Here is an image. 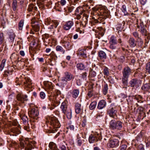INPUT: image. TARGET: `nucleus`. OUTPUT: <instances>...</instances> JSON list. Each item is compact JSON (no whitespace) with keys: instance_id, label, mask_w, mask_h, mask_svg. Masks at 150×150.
Returning <instances> with one entry per match:
<instances>
[{"instance_id":"38","label":"nucleus","mask_w":150,"mask_h":150,"mask_svg":"<svg viewBox=\"0 0 150 150\" xmlns=\"http://www.w3.org/2000/svg\"><path fill=\"white\" fill-rule=\"evenodd\" d=\"M97 105V102L96 101L92 102L90 104L89 106V109L91 110L95 109Z\"/></svg>"},{"instance_id":"17","label":"nucleus","mask_w":150,"mask_h":150,"mask_svg":"<svg viewBox=\"0 0 150 150\" xmlns=\"http://www.w3.org/2000/svg\"><path fill=\"white\" fill-rule=\"evenodd\" d=\"M106 105V101L104 100H100L98 103L97 108L99 110L105 108Z\"/></svg>"},{"instance_id":"47","label":"nucleus","mask_w":150,"mask_h":150,"mask_svg":"<svg viewBox=\"0 0 150 150\" xmlns=\"http://www.w3.org/2000/svg\"><path fill=\"white\" fill-rule=\"evenodd\" d=\"M4 40V33H0V45L3 43Z\"/></svg>"},{"instance_id":"8","label":"nucleus","mask_w":150,"mask_h":150,"mask_svg":"<svg viewBox=\"0 0 150 150\" xmlns=\"http://www.w3.org/2000/svg\"><path fill=\"white\" fill-rule=\"evenodd\" d=\"M107 113L109 116L112 117L114 118L117 115V111L116 107L113 104H111L110 107L107 110Z\"/></svg>"},{"instance_id":"36","label":"nucleus","mask_w":150,"mask_h":150,"mask_svg":"<svg viewBox=\"0 0 150 150\" xmlns=\"http://www.w3.org/2000/svg\"><path fill=\"white\" fill-rule=\"evenodd\" d=\"M49 147L51 150H55L57 148V146L55 143L53 142H51L49 144Z\"/></svg>"},{"instance_id":"35","label":"nucleus","mask_w":150,"mask_h":150,"mask_svg":"<svg viewBox=\"0 0 150 150\" xmlns=\"http://www.w3.org/2000/svg\"><path fill=\"white\" fill-rule=\"evenodd\" d=\"M37 9V7L36 6L34 7L33 4H31L29 5L28 10L30 12L33 11V10H36Z\"/></svg>"},{"instance_id":"41","label":"nucleus","mask_w":150,"mask_h":150,"mask_svg":"<svg viewBox=\"0 0 150 150\" xmlns=\"http://www.w3.org/2000/svg\"><path fill=\"white\" fill-rule=\"evenodd\" d=\"M20 117L21 119L23 120V123H25L28 122V119L27 117L24 115H21Z\"/></svg>"},{"instance_id":"45","label":"nucleus","mask_w":150,"mask_h":150,"mask_svg":"<svg viewBox=\"0 0 150 150\" xmlns=\"http://www.w3.org/2000/svg\"><path fill=\"white\" fill-rule=\"evenodd\" d=\"M64 114L66 115L67 118L69 119L72 117L71 112L70 110H68L65 113H63Z\"/></svg>"},{"instance_id":"30","label":"nucleus","mask_w":150,"mask_h":150,"mask_svg":"<svg viewBox=\"0 0 150 150\" xmlns=\"http://www.w3.org/2000/svg\"><path fill=\"white\" fill-rule=\"evenodd\" d=\"M59 24L58 22L55 20H54L52 23L50 25V27L48 28H49L50 29H53L54 28H56L57 27Z\"/></svg>"},{"instance_id":"63","label":"nucleus","mask_w":150,"mask_h":150,"mask_svg":"<svg viewBox=\"0 0 150 150\" xmlns=\"http://www.w3.org/2000/svg\"><path fill=\"white\" fill-rule=\"evenodd\" d=\"M31 23L32 25H34L36 23H38L37 22H36V19L35 18H32V19L31 20Z\"/></svg>"},{"instance_id":"44","label":"nucleus","mask_w":150,"mask_h":150,"mask_svg":"<svg viewBox=\"0 0 150 150\" xmlns=\"http://www.w3.org/2000/svg\"><path fill=\"white\" fill-rule=\"evenodd\" d=\"M24 24V20L23 19L21 20L18 23V29L19 30H22L23 29Z\"/></svg>"},{"instance_id":"15","label":"nucleus","mask_w":150,"mask_h":150,"mask_svg":"<svg viewBox=\"0 0 150 150\" xmlns=\"http://www.w3.org/2000/svg\"><path fill=\"white\" fill-rule=\"evenodd\" d=\"M60 108L63 113H65L68 110L67 102L66 101H63L61 104Z\"/></svg>"},{"instance_id":"55","label":"nucleus","mask_w":150,"mask_h":150,"mask_svg":"<svg viewBox=\"0 0 150 150\" xmlns=\"http://www.w3.org/2000/svg\"><path fill=\"white\" fill-rule=\"evenodd\" d=\"M133 35V36L135 38H138L140 37L139 36V34L137 32L135 31L133 32L132 33Z\"/></svg>"},{"instance_id":"50","label":"nucleus","mask_w":150,"mask_h":150,"mask_svg":"<svg viewBox=\"0 0 150 150\" xmlns=\"http://www.w3.org/2000/svg\"><path fill=\"white\" fill-rule=\"evenodd\" d=\"M136 41L139 43V44L140 46H141L142 45L143 42L140 37L137 38Z\"/></svg>"},{"instance_id":"33","label":"nucleus","mask_w":150,"mask_h":150,"mask_svg":"<svg viewBox=\"0 0 150 150\" xmlns=\"http://www.w3.org/2000/svg\"><path fill=\"white\" fill-rule=\"evenodd\" d=\"M63 43L64 44V46L67 50H69L71 49V45H70V43L69 42H64Z\"/></svg>"},{"instance_id":"32","label":"nucleus","mask_w":150,"mask_h":150,"mask_svg":"<svg viewBox=\"0 0 150 150\" xmlns=\"http://www.w3.org/2000/svg\"><path fill=\"white\" fill-rule=\"evenodd\" d=\"M141 88L144 91H148L150 89V84L146 83L143 86H142Z\"/></svg>"},{"instance_id":"12","label":"nucleus","mask_w":150,"mask_h":150,"mask_svg":"<svg viewBox=\"0 0 150 150\" xmlns=\"http://www.w3.org/2000/svg\"><path fill=\"white\" fill-rule=\"evenodd\" d=\"M119 141L117 139L111 140L108 144V146L111 148H114L119 145Z\"/></svg>"},{"instance_id":"43","label":"nucleus","mask_w":150,"mask_h":150,"mask_svg":"<svg viewBox=\"0 0 150 150\" xmlns=\"http://www.w3.org/2000/svg\"><path fill=\"white\" fill-rule=\"evenodd\" d=\"M6 60L5 59H3L0 65V70L2 71L4 67Z\"/></svg>"},{"instance_id":"19","label":"nucleus","mask_w":150,"mask_h":150,"mask_svg":"<svg viewBox=\"0 0 150 150\" xmlns=\"http://www.w3.org/2000/svg\"><path fill=\"white\" fill-rule=\"evenodd\" d=\"M129 46L131 47H134L136 46V41L132 37L130 38L128 41Z\"/></svg>"},{"instance_id":"62","label":"nucleus","mask_w":150,"mask_h":150,"mask_svg":"<svg viewBox=\"0 0 150 150\" xmlns=\"http://www.w3.org/2000/svg\"><path fill=\"white\" fill-rule=\"evenodd\" d=\"M127 147L126 145L125 144L123 145L120 146V150H126Z\"/></svg>"},{"instance_id":"60","label":"nucleus","mask_w":150,"mask_h":150,"mask_svg":"<svg viewBox=\"0 0 150 150\" xmlns=\"http://www.w3.org/2000/svg\"><path fill=\"white\" fill-rule=\"evenodd\" d=\"M96 73L95 71H94L93 72H91V73H89V75L91 77H94L96 75Z\"/></svg>"},{"instance_id":"26","label":"nucleus","mask_w":150,"mask_h":150,"mask_svg":"<svg viewBox=\"0 0 150 150\" xmlns=\"http://www.w3.org/2000/svg\"><path fill=\"white\" fill-rule=\"evenodd\" d=\"M86 26L83 25H81V22H80V24L79 25V28H76V31L77 32H79L80 34L83 33V30L82 29L83 28L85 27Z\"/></svg>"},{"instance_id":"7","label":"nucleus","mask_w":150,"mask_h":150,"mask_svg":"<svg viewBox=\"0 0 150 150\" xmlns=\"http://www.w3.org/2000/svg\"><path fill=\"white\" fill-rule=\"evenodd\" d=\"M26 141H21L20 142V145L21 147L24 148H25V150H31L33 148V145L31 144H33V141L30 143L27 139H25Z\"/></svg>"},{"instance_id":"46","label":"nucleus","mask_w":150,"mask_h":150,"mask_svg":"<svg viewBox=\"0 0 150 150\" xmlns=\"http://www.w3.org/2000/svg\"><path fill=\"white\" fill-rule=\"evenodd\" d=\"M93 93L92 91H88L87 94V96L86 97V99H88L89 98H91L93 96Z\"/></svg>"},{"instance_id":"28","label":"nucleus","mask_w":150,"mask_h":150,"mask_svg":"<svg viewBox=\"0 0 150 150\" xmlns=\"http://www.w3.org/2000/svg\"><path fill=\"white\" fill-rule=\"evenodd\" d=\"M35 119H32L30 120L29 123L31 125V127L32 129H34L35 127V125L36 123L38 122V121H36L35 120Z\"/></svg>"},{"instance_id":"29","label":"nucleus","mask_w":150,"mask_h":150,"mask_svg":"<svg viewBox=\"0 0 150 150\" xmlns=\"http://www.w3.org/2000/svg\"><path fill=\"white\" fill-rule=\"evenodd\" d=\"M56 50L57 51L60 52L63 54L65 53V50L61 46L59 45H57L56 47Z\"/></svg>"},{"instance_id":"54","label":"nucleus","mask_w":150,"mask_h":150,"mask_svg":"<svg viewBox=\"0 0 150 150\" xmlns=\"http://www.w3.org/2000/svg\"><path fill=\"white\" fill-rule=\"evenodd\" d=\"M4 77H7L8 74H11L8 70H5L4 72Z\"/></svg>"},{"instance_id":"1","label":"nucleus","mask_w":150,"mask_h":150,"mask_svg":"<svg viewBox=\"0 0 150 150\" xmlns=\"http://www.w3.org/2000/svg\"><path fill=\"white\" fill-rule=\"evenodd\" d=\"M92 10L91 14L92 15L93 21L95 23H100L110 16L108 10L102 8L94 7Z\"/></svg>"},{"instance_id":"9","label":"nucleus","mask_w":150,"mask_h":150,"mask_svg":"<svg viewBox=\"0 0 150 150\" xmlns=\"http://www.w3.org/2000/svg\"><path fill=\"white\" fill-rule=\"evenodd\" d=\"M101 136L100 134H95L93 135L91 134L89 138V142L90 143H93L95 142L98 141L99 139H101Z\"/></svg>"},{"instance_id":"20","label":"nucleus","mask_w":150,"mask_h":150,"mask_svg":"<svg viewBox=\"0 0 150 150\" xmlns=\"http://www.w3.org/2000/svg\"><path fill=\"white\" fill-rule=\"evenodd\" d=\"M64 74L65 76L64 80L65 81L67 82L71 80L73 77V75L72 74L68 72H66Z\"/></svg>"},{"instance_id":"51","label":"nucleus","mask_w":150,"mask_h":150,"mask_svg":"<svg viewBox=\"0 0 150 150\" xmlns=\"http://www.w3.org/2000/svg\"><path fill=\"white\" fill-rule=\"evenodd\" d=\"M146 72L150 74V62L146 64Z\"/></svg>"},{"instance_id":"24","label":"nucleus","mask_w":150,"mask_h":150,"mask_svg":"<svg viewBox=\"0 0 150 150\" xmlns=\"http://www.w3.org/2000/svg\"><path fill=\"white\" fill-rule=\"evenodd\" d=\"M138 83V81L136 79H132L129 82V84L130 86L132 87H134L136 86Z\"/></svg>"},{"instance_id":"16","label":"nucleus","mask_w":150,"mask_h":150,"mask_svg":"<svg viewBox=\"0 0 150 150\" xmlns=\"http://www.w3.org/2000/svg\"><path fill=\"white\" fill-rule=\"evenodd\" d=\"M88 15L86 13H83V17L82 19V20L80 22H81V25H83L86 26L88 23Z\"/></svg>"},{"instance_id":"56","label":"nucleus","mask_w":150,"mask_h":150,"mask_svg":"<svg viewBox=\"0 0 150 150\" xmlns=\"http://www.w3.org/2000/svg\"><path fill=\"white\" fill-rule=\"evenodd\" d=\"M137 150H144L143 145L142 144H139Z\"/></svg>"},{"instance_id":"18","label":"nucleus","mask_w":150,"mask_h":150,"mask_svg":"<svg viewBox=\"0 0 150 150\" xmlns=\"http://www.w3.org/2000/svg\"><path fill=\"white\" fill-rule=\"evenodd\" d=\"M20 126V125H18V127H14L11 129V132L14 134H13V135L16 136L17 134H19L21 132L19 128Z\"/></svg>"},{"instance_id":"58","label":"nucleus","mask_w":150,"mask_h":150,"mask_svg":"<svg viewBox=\"0 0 150 150\" xmlns=\"http://www.w3.org/2000/svg\"><path fill=\"white\" fill-rule=\"evenodd\" d=\"M40 96L41 98L44 99L45 97V95L43 92L42 91L40 93Z\"/></svg>"},{"instance_id":"10","label":"nucleus","mask_w":150,"mask_h":150,"mask_svg":"<svg viewBox=\"0 0 150 150\" xmlns=\"http://www.w3.org/2000/svg\"><path fill=\"white\" fill-rule=\"evenodd\" d=\"M21 77L22 78V81H23V83L25 86L28 88L31 87L32 83L30 79L27 77L25 76H21Z\"/></svg>"},{"instance_id":"64","label":"nucleus","mask_w":150,"mask_h":150,"mask_svg":"<svg viewBox=\"0 0 150 150\" xmlns=\"http://www.w3.org/2000/svg\"><path fill=\"white\" fill-rule=\"evenodd\" d=\"M59 148L61 149V150H67L66 146L64 145H61Z\"/></svg>"},{"instance_id":"13","label":"nucleus","mask_w":150,"mask_h":150,"mask_svg":"<svg viewBox=\"0 0 150 150\" xmlns=\"http://www.w3.org/2000/svg\"><path fill=\"white\" fill-rule=\"evenodd\" d=\"M74 22L72 21H67L63 26V29L65 30H69L74 25Z\"/></svg>"},{"instance_id":"25","label":"nucleus","mask_w":150,"mask_h":150,"mask_svg":"<svg viewBox=\"0 0 150 150\" xmlns=\"http://www.w3.org/2000/svg\"><path fill=\"white\" fill-rule=\"evenodd\" d=\"M138 28H139L140 30H139V31H140V33L142 35H147L148 32L144 27H139V26H138Z\"/></svg>"},{"instance_id":"3","label":"nucleus","mask_w":150,"mask_h":150,"mask_svg":"<svg viewBox=\"0 0 150 150\" xmlns=\"http://www.w3.org/2000/svg\"><path fill=\"white\" fill-rule=\"evenodd\" d=\"M51 125L53 127V129L52 132L51 133H54L55 131H57V129L60 127L61 125L59 121L54 116H51L49 117V120Z\"/></svg>"},{"instance_id":"52","label":"nucleus","mask_w":150,"mask_h":150,"mask_svg":"<svg viewBox=\"0 0 150 150\" xmlns=\"http://www.w3.org/2000/svg\"><path fill=\"white\" fill-rule=\"evenodd\" d=\"M9 38L11 42L13 41L15 38V35L13 33H11L9 34Z\"/></svg>"},{"instance_id":"53","label":"nucleus","mask_w":150,"mask_h":150,"mask_svg":"<svg viewBox=\"0 0 150 150\" xmlns=\"http://www.w3.org/2000/svg\"><path fill=\"white\" fill-rule=\"evenodd\" d=\"M23 79L21 78H20L18 80H17L16 81V83L17 84V85H20L21 84L23 83V81H22Z\"/></svg>"},{"instance_id":"2","label":"nucleus","mask_w":150,"mask_h":150,"mask_svg":"<svg viewBox=\"0 0 150 150\" xmlns=\"http://www.w3.org/2000/svg\"><path fill=\"white\" fill-rule=\"evenodd\" d=\"M132 70L128 66L125 67L122 72L123 77L122 79V82L125 85L127 84L128 79L129 75L132 73Z\"/></svg>"},{"instance_id":"23","label":"nucleus","mask_w":150,"mask_h":150,"mask_svg":"<svg viewBox=\"0 0 150 150\" xmlns=\"http://www.w3.org/2000/svg\"><path fill=\"white\" fill-rule=\"evenodd\" d=\"M78 53L79 55L83 57H87L86 51V50L82 49L79 50Z\"/></svg>"},{"instance_id":"27","label":"nucleus","mask_w":150,"mask_h":150,"mask_svg":"<svg viewBox=\"0 0 150 150\" xmlns=\"http://www.w3.org/2000/svg\"><path fill=\"white\" fill-rule=\"evenodd\" d=\"M85 11V10L82 7H79L77 8L75 11V14H82Z\"/></svg>"},{"instance_id":"42","label":"nucleus","mask_w":150,"mask_h":150,"mask_svg":"<svg viewBox=\"0 0 150 150\" xmlns=\"http://www.w3.org/2000/svg\"><path fill=\"white\" fill-rule=\"evenodd\" d=\"M121 10L122 12L124 13V15L126 16L129 14L128 13L127 11L125 5H123L122 6L121 8Z\"/></svg>"},{"instance_id":"37","label":"nucleus","mask_w":150,"mask_h":150,"mask_svg":"<svg viewBox=\"0 0 150 150\" xmlns=\"http://www.w3.org/2000/svg\"><path fill=\"white\" fill-rule=\"evenodd\" d=\"M17 1V0H13L12 4V7L13 11H15L17 10L18 7Z\"/></svg>"},{"instance_id":"11","label":"nucleus","mask_w":150,"mask_h":150,"mask_svg":"<svg viewBox=\"0 0 150 150\" xmlns=\"http://www.w3.org/2000/svg\"><path fill=\"white\" fill-rule=\"evenodd\" d=\"M17 100L22 103H24L25 101L28 100V96L26 95L21 93H18L16 96Z\"/></svg>"},{"instance_id":"59","label":"nucleus","mask_w":150,"mask_h":150,"mask_svg":"<svg viewBox=\"0 0 150 150\" xmlns=\"http://www.w3.org/2000/svg\"><path fill=\"white\" fill-rule=\"evenodd\" d=\"M120 96L121 98H122L121 100H122V99H125L127 97V95L123 93H121L120 95Z\"/></svg>"},{"instance_id":"49","label":"nucleus","mask_w":150,"mask_h":150,"mask_svg":"<svg viewBox=\"0 0 150 150\" xmlns=\"http://www.w3.org/2000/svg\"><path fill=\"white\" fill-rule=\"evenodd\" d=\"M103 73L104 75L108 76L109 75V71L108 68L105 67L103 70Z\"/></svg>"},{"instance_id":"57","label":"nucleus","mask_w":150,"mask_h":150,"mask_svg":"<svg viewBox=\"0 0 150 150\" xmlns=\"http://www.w3.org/2000/svg\"><path fill=\"white\" fill-rule=\"evenodd\" d=\"M81 77L83 79H86L87 76V74L86 72H83V73L81 74Z\"/></svg>"},{"instance_id":"40","label":"nucleus","mask_w":150,"mask_h":150,"mask_svg":"<svg viewBox=\"0 0 150 150\" xmlns=\"http://www.w3.org/2000/svg\"><path fill=\"white\" fill-rule=\"evenodd\" d=\"M108 85L106 84L104 85L103 90V93L104 95H106V94L108 92Z\"/></svg>"},{"instance_id":"5","label":"nucleus","mask_w":150,"mask_h":150,"mask_svg":"<svg viewBox=\"0 0 150 150\" xmlns=\"http://www.w3.org/2000/svg\"><path fill=\"white\" fill-rule=\"evenodd\" d=\"M109 48L112 50H115L117 49V38L114 36H112L109 40Z\"/></svg>"},{"instance_id":"21","label":"nucleus","mask_w":150,"mask_h":150,"mask_svg":"<svg viewBox=\"0 0 150 150\" xmlns=\"http://www.w3.org/2000/svg\"><path fill=\"white\" fill-rule=\"evenodd\" d=\"M79 91L78 89H75L72 90L71 93L73 98L76 99L79 96Z\"/></svg>"},{"instance_id":"22","label":"nucleus","mask_w":150,"mask_h":150,"mask_svg":"<svg viewBox=\"0 0 150 150\" xmlns=\"http://www.w3.org/2000/svg\"><path fill=\"white\" fill-rule=\"evenodd\" d=\"M44 85L49 90L53 89V86L51 82L49 81H45L44 83Z\"/></svg>"},{"instance_id":"48","label":"nucleus","mask_w":150,"mask_h":150,"mask_svg":"<svg viewBox=\"0 0 150 150\" xmlns=\"http://www.w3.org/2000/svg\"><path fill=\"white\" fill-rule=\"evenodd\" d=\"M53 21L51 20L50 18H47L45 20V23L47 25H50Z\"/></svg>"},{"instance_id":"4","label":"nucleus","mask_w":150,"mask_h":150,"mask_svg":"<svg viewBox=\"0 0 150 150\" xmlns=\"http://www.w3.org/2000/svg\"><path fill=\"white\" fill-rule=\"evenodd\" d=\"M122 125L123 123L120 121L116 122L114 120H112L110 122V127L113 130H120Z\"/></svg>"},{"instance_id":"31","label":"nucleus","mask_w":150,"mask_h":150,"mask_svg":"<svg viewBox=\"0 0 150 150\" xmlns=\"http://www.w3.org/2000/svg\"><path fill=\"white\" fill-rule=\"evenodd\" d=\"M98 56L101 59H105L106 58L105 53L103 51H100L98 53Z\"/></svg>"},{"instance_id":"14","label":"nucleus","mask_w":150,"mask_h":150,"mask_svg":"<svg viewBox=\"0 0 150 150\" xmlns=\"http://www.w3.org/2000/svg\"><path fill=\"white\" fill-rule=\"evenodd\" d=\"M75 110L76 113L77 114L81 112L83 110L81 104L78 103H76L75 105Z\"/></svg>"},{"instance_id":"39","label":"nucleus","mask_w":150,"mask_h":150,"mask_svg":"<svg viewBox=\"0 0 150 150\" xmlns=\"http://www.w3.org/2000/svg\"><path fill=\"white\" fill-rule=\"evenodd\" d=\"M32 26L35 31H38L39 30L40 26L38 22L36 23L34 25H32Z\"/></svg>"},{"instance_id":"61","label":"nucleus","mask_w":150,"mask_h":150,"mask_svg":"<svg viewBox=\"0 0 150 150\" xmlns=\"http://www.w3.org/2000/svg\"><path fill=\"white\" fill-rule=\"evenodd\" d=\"M80 137H77V144L78 145L80 146L82 144V141L80 139Z\"/></svg>"},{"instance_id":"6","label":"nucleus","mask_w":150,"mask_h":150,"mask_svg":"<svg viewBox=\"0 0 150 150\" xmlns=\"http://www.w3.org/2000/svg\"><path fill=\"white\" fill-rule=\"evenodd\" d=\"M28 114L29 117L33 119H35L37 120L38 118V116L39 114V112L38 109L35 108H29Z\"/></svg>"},{"instance_id":"34","label":"nucleus","mask_w":150,"mask_h":150,"mask_svg":"<svg viewBox=\"0 0 150 150\" xmlns=\"http://www.w3.org/2000/svg\"><path fill=\"white\" fill-rule=\"evenodd\" d=\"M76 66L78 69L81 70H83L86 68L85 65L82 63H79L77 64Z\"/></svg>"}]
</instances>
